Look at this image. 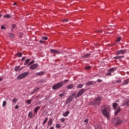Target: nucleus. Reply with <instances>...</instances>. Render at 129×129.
<instances>
[{"mask_svg":"<svg viewBox=\"0 0 129 129\" xmlns=\"http://www.w3.org/2000/svg\"><path fill=\"white\" fill-rule=\"evenodd\" d=\"M110 106L107 107L106 105H103L101 107V111H102L103 115L105 116L107 119H109V111H110Z\"/></svg>","mask_w":129,"mask_h":129,"instance_id":"nucleus-1","label":"nucleus"},{"mask_svg":"<svg viewBox=\"0 0 129 129\" xmlns=\"http://www.w3.org/2000/svg\"><path fill=\"white\" fill-rule=\"evenodd\" d=\"M64 85V82H59L55 85L52 86L53 90H56L57 89H59V88H61Z\"/></svg>","mask_w":129,"mask_h":129,"instance_id":"nucleus-2","label":"nucleus"},{"mask_svg":"<svg viewBox=\"0 0 129 129\" xmlns=\"http://www.w3.org/2000/svg\"><path fill=\"white\" fill-rule=\"evenodd\" d=\"M101 99H102V97L101 96L97 97L93 100V104L94 105H99V104H100V102H101Z\"/></svg>","mask_w":129,"mask_h":129,"instance_id":"nucleus-3","label":"nucleus"},{"mask_svg":"<svg viewBox=\"0 0 129 129\" xmlns=\"http://www.w3.org/2000/svg\"><path fill=\"white\" fill-rule=\"evenodd\" d=\"M28 75H29V73L25 72L24 73H22V74L19 75L17 77V79H18V80H21L22 79H24V78H26V77H27V76H28Z\"/></svg>","mask_w":129,"mask_h":129,"instance_id":"nucleus-4","label":"nucleus"},{"mask_svg":"<svg viewBox=\"0 0 129 129\" xmlns=\"http://www.w3.org/2000/svg\"><path fill=\"white\" fill-rule=\"evenodd\" d=\"M112 122L113 123H114V124H116L117 125H118L122 123V121L119 119V118H113L112 119Z\"/></svg>","mask_w":129,"mask_h":129,"instance_id":"nucleus-5","label":"nucleus"},{"mask_svg":"<svg viewBox=\"0 0 129 129\" xmlns=\"http://www.w3.org/2000/svg\"><path fill=\"white\" fill-rule=\"evenodd\" d=\"M86 90L85 89H81L77 93V95L76 96V98H77V97H79L85 92Z\"/></svg>","mask_w":129,"mask_h":129,"instance_id":"nucleus-6","label":"nucleus"},{"mask_svg":"<svg viewBox=\"0 0 129 129\" xmlns=\"http://www.w3.org/2000/svg\"><path fill=\"white\" fill-rule=\"evenodd\" d=\"M126 53V49L123 50H119L116 52V55H123V54H125Z\"/></svg>","mask_w":129,"mask_h":129,"instance_id":"nucleus-7","label":"nucleus"},{"mask_svg":"<svg viewBox=\"0 0 129 129\" xmlns=\"http://www.w3.org/2000/svg\"><path fill=\"white\" fill-rule=\"evenodd\" d=\"M73 99V97L70 96L66 101V104H68V103H70V102L72 101Z\"/></svg>","mask_w":129,"mask_h":129,"instance_id":"nucleus-8","label":"nucleus"},{"mask_svg":"<svg viewBox=\"0 0 129 129\" xmlns=\"http://www.w3.org/2000/svg\"><path fill=\"white\" fill-rule=\"evenodd\" d=\"M37 67H38V64L34 63L30 67V69H31V70H35V69H36Z\"/></svg>","mask_w":129,"mask_h":129,"instance_id":"nucleus-9","label":"nucleus"},{"mask_svg":"<svg viewBox=\"0 0 129 129\" xmlns=\"http://www.w3.org/2000/svg\"><path fill=\"white\" fill-rule=\"evenodd\" d=\"M50 53H54L55 54H60V51L55 49H50Z\"/></svg>","mask_w":129,"mask_h":129,"instance_id":"nucleus-10","label":"nucleus"},{"mask_svg":"<svg viewBox=\"0 0 129 129\" xmlns=\"http://www.w3.org/2000/svg\"><path fill=\"white\" fill-rule=\"evenodd\" d=\"M74 87H75V86H74V84H72L69 85L67 87V89H73V88H74Z\"/></svg>","mask_w":129,"mask_h":129,"instance_id":"nucleus-11","label":"nucleus"},{"mask_svg":"<svg viewBox=\"0 0 129 129\" xmlns=\"http://www.w3.org/2000/svg\"><path fill=\"white\" fill-rule=\"evenodd\" d=\"M128 82H129V79L125 80L123 81L122 83V85H126V84H128Z\"/></svg>","mask_w":129,"mask_h":129,"instance_id":"nucleus-12","label":"nucleus"},{"mask_svg":"<svg viewBox=\"0 0 129 129\" xmlns=\"http://www.w3.org/2000/svg\"><path fill=\"white\" fill-rule=\"evenodd\" d=\"M90 56H91V54L90 53H86L82 57V58H88Z\"/></svg>","mask_w":129,"mask_h":129,"instance_id":"nucleus-13","label":"nucleus"},{"mask_svg":"<svg viewBox=\"0 0 129 129\" xmlns=\"http://www.w3.org/2000/svg\"><path fill=\"white\" fill-rule=\"evenodd\" d=\"M30 60H31V59L29 58L26 59L25 62L24 63V65H28V66H30V65H29V64H30Z\"/></svg>","mask_w":129,"mask_h":129,"instance_id":"nucleus-14","label":"nucleus"},{"mask_svg":"<svg viewBox=\"0 0 129 129\" xmlns=\"http://www.w3.org/2000/svg\"><path fill=\"white\" fill-rule=\"evenodd\" d=\"M69 113H70V112H69V111H67L66 112L62 114V116H64V117H66L68 115H69Z\"/></svg>","mask_w":129,"mask_h":129,"instance_id":"nucleus-15","label":"nucleus"},{"mask_svg":"<svg viewBox=\"0 0 129 129\" xmlns=\"http://www.w3.org/2000/svg\"><path fill=\"white\" fill-rule=\"evenodd\" d=\"M44 74H45V72H40L36 73V75H38V76H41V75H44Z\"/></svg>","mask_w":129,"mask_h":129,"instance_id":"nucleus-16","label":"nucleus"},{"mask_svg":"<svg viewBox=\"0 0 129 129\" xmlns=\"http://www.w3.org/2000/svg\"><path fill=\"white\" fill-rule=\"evenodd\" d=\"M125 105H126V106H129V99L125 100V103L123 104V106Z\"/></svg>","mask_w":129,"mask_h":129,"instance_id":"nucleus-17","label":"nucleus"},{"mask_svg":"<svg viewBox=\"0 0 129 129\" xmlns=\"http://www.w3.org/2000/svg\"><path fill=\"white\" fill-rule=\"evenodd\" d=\"M40 108H41V107H40V106H38V107H36L34 110V113H37L38 112V110H39V109H40Z\"/></svg>","mask_w":129,"mask_h":129,"instance_id":"nucleus-18","label":"nucleus"},{"mask_svg":"<svg viewBox=\"0 0 129 129\" xmlns=\"http://www.w3.org/2000/svg\"><path fill=\"white\" fill-rule=\"evenodd\" d=\"M28 116L29 117V118H32L33 116V112H29Z\"/></svg>","mask_w":129,"mask_h":129,"instance_id":"nucleus-19","label":"nucleus"},{"mask_svg":"<svg viewBox=\"0 0 129 129\" xmlns=\"http://www.w3.org/2000/svg\"><path fill=\"white\" fill-rule=\"evenodd\" d=\"M115 70H116V68H112L109 69L108 71V72H114Z\"/></svg>","mask_w":129,"mask_h":129,"instance_id":"nucleus-20","label":"nucleus"},{"mask_svg":"<svg viewBox=\"0 0 129 129\" xmlns=\"http://www.w3.org/2000/svg\"><path fill=\"white\" fill-rule=\"evenodd\" d=\"M93 85V81H89L86 83V85L87 86H89V85Z\"/></svg>","mask_w":129,"mask_h":129,"instance_id":"nucleus-21","label":"nucleus"},{"mask_svg":"<svg viewBox=\"0 0 129 129\" xmlns=\"http://www.w3.org/2000/svg\"><path fill=\"white\" fill-rule=\"evenodd\" d=\"M119 111H120V108L119 107V108H117V109L115 111V113H114L115 115H117V113H118Z\"/></svg>","mask_w":129,"mask_h":129,"instance_id":"nucleus-22","label":"nucleus"},{"mask_svg":"<svg viewBox=\"0 0 129 129\" xmlns=\"http://www.w3.org/2000/svg\"><path fill=\"white\" fill-rule=\"evenodd\" d=\"M53 123V119H49L48 122V125H52Z\"/></svg>","mask_w":129,"mask_h":129,"instance_id":"nucleus-23","label":"nucleus"},{"mask_svg":"<svg viewBox=\"0 0 129 129\" xmlns=\"http://www.w3.org/2000/svg\"><path fill=\"white\" fill-rule=\"evenodd\" d=\"M112 106L114 110H115V109H116V106H117V103H113Z\"/></svg>","mask_w":129,"mask_h":129,"instance_id":"nucleus-24","label":"nucleus"},{"mask_svg":"<svg viewBox=\"0 0 129 129\" xmlns=\"http://www.w3.org/2000/svg\"><path fill=\"white\" fill-rule=\"evenodd\" d=\"M4 18L11 19V15H10L9 14H7L4 16Z\"/></svg>","mask_w":129,"mask_h":129,"instance_id":"nucleus-25","label":"nucleus"},{"mask_svg":"<svg viewBox=\"0 0 129 129\" xmlns=\"http://www.w3.org/2000/svg\"><path fill=\"white\" fill-rule=\"evenodd\" d=\"M20 66H17L15 68L14 70L15 71H16V72H17V71H19V70H20Z\"/></svg>","mask_w":129,"mask_h":129,"instance_id":"nucleus-26","label":"nucleus"},{"mask_svg":"<svg viewBox=\"0 0 129 129\" xmlns=\"http://www.w3.org/2000/svg\"><path fill=\"white\" fill-rule=\"evenodd\" d=\"M122 58H123V56H118L114 57V59H122Z\"/></svg>","mask_w":129,"mask_h":129,"instance_id":"nucleus-27","label":"nucleus"},{"mask_svg":"<svg viewBox=\"0 0 129 129\" xmlns=\"http://www.w3.org/2000/svg\"><path fill=\"white\" fill-rule=\"evenodd\" d=\"M9 35L10 38H15V34H14L13 33H9Z\"/></svg>","mask_w":129,"mask_h":129,"instance_id":"nucleus-28","label":"nucleus"},{"mask_svg":"<svg viewBox=\"0 0 129 129\" xmlns=\"http://www.w3.org/2000/svg\"><path fill=\"white\" fill-rule=\"evenodd\" d=\"M17 57H22L23 56V54L22 53L18 52L16 53Z\"/></svg>","mask_w":129,"mask_h":129,"instance_id":"nucleus-29","label":"nucleus"},{"mask_svg":"<svg viewBox=\"0 0 129 129\" xmlns=\"http://www.w3.org/2000/svg\"><path fill=\"white\" fill-rule=\"evenodd\" d=\"M84 85L83 84H79L78 86H77V88H82V87H83Z\"/></svg>","mask_w":129,"mask_h":129,"instance_id":"nucleus-30","label":"nucleus"},{"mask_svg":"<svg viewBox=\"0 0 129 129\" xmlns=\"http://www.w3.org/2000/svg\"><path fill=\"white\" fill-rule=\"evenodd\" d=\"M85 69L86 70H90V69H91V67H90V66H86V67H85Z\"/></svg>","mask_w":129,"mask_h":129,"instance_id":"nucleus-31","label":"nucleus"},{"mask_svg":"<svg viewBox=\"0 0 129 129\" xmlns=\"http://www.w3.org/2000/svg\"><path fill=\"white\" fill-rule=\"evenodd\" d=\"M47 121H48V117H46L44 120V121L43 122L42 125H44V124H45V123H46V122H47Z\"/></svg>","mask_w":129,"mask_h":129,"instance_id":"nucleus-32","label":"nucleus"},{"mask_svg":"<svg viewBox=\"0 0 129 129\" xmlns=\"http://www.w3.org/2000/svg\"><path fill=\"white\" fill-rule=\"evenodd\" d=\"M55 127H56V128H60L61 127V125H60V124H56Z\"/></svg>","mask_w":129,"mask_h":129,"instance_id":"nucleus-33","label":"nucleus"},{"mask_svg":"<svg viewBox=\"0 0 129 129\" xmlns=\"http://www.w3.org/2000/svg\"><path fill=\"white\" fill-rule=\"evenodd\" d=\"M7 105V101H3V107H5Z\"/></svg>","mask_w":129,"mask_h":129,"instance_id":"nucleus-34","label":"nucleus"},{"mask_svg":"<svg viewBox=\"0 0 129 129\" xmlns=\"http://www.w3.org/2000/svg\"><path fill=\"white\" fill-rule=\"evenodd\" d=\"M121 79H119L116 81V83H121Z\"/></svg>","mask_w":129,"mask_h":129,"instance_id":"nucleus-35","label":"nucleus"},{"mask_svg":"<svg viewBox=\"0 0 129 129\" xmlns=\"http://www.w3.org/2000/svg\"><path fill=\"white\" fill-rule=\"evenodd\" d=\"M41 39L42 40H48V37H46V36H42L41 37Z\"/></svg>","mask_w":129,"mask_h":129,"instance_id":"nucleus-36","label":"nucleus"},{"mask_svg":"<svg viewBox=\"0 0 129 129\" xmlns=\"http://www.w3.org/2000/svg\"><path fill=\"white\" fill-rule=\"evenodd\" d=\"M121 40V37H118L116 38V42H119Z\"/></svg>","mask_w":129,"mask_h":129,"instance_id":"nucleus-37","label":"nucleus"},{"mask_svg":"<svg viewBox=\"0 0 129 129\" xmlns=\"http://www.w3.org/2000/svg\"><path fill=\"white\" fill-rule=\"evenodd\" d=\"M60 121L61 122H65V118H61L60 119Z\"/></svg>","mask_w":129,"mask_h":129,"instance_id":"nucleus-38","label":"nucleus"},{"mask_svg":"<svg viewBox=\"0 0 129 129\" xmlns=\"http://www.w3.org/2000/svg\"><path fill=\"white\" fill-rule=\"evenodd\" d=\"M68 19H63L62 20V23H67V22H68Z\"/></svg>","mask_w":129,"mask_h":129,"instance_id":"nucleus-39","label":"nucleus"},{"mask_svg":"<svg viewBox=\"0 0 129 129\" xmlns=\"http://www.w3.org/2000/svg\"><path fill=\"white\" fill-rule=\"evenodd\" d=\"M18 101V100L16 98H14L13 99V102H14V103H16V102H17Z\"/></svg>","mask_w":129,"mask_h":129,"instance_id":"nucleus-40","label":"nucleus"},{"mask_svg":"<svg viewBox=\"0 0 129 129\" xmlns=\"http://www.w3.org/2000/svg\"><path fill=\"white\" fill-rule=\"evenodd\" d=\"M75 95H76V92H75L74 93H73L71 96H72V97H73L74 96H75Z\"/></svg>","mask_w":129,"mask_h":129,"instance_id":"nucleus-41","label":"nucleus"},{"mask_svg":"<svg viewBox=\"0 0 129 129\" xmlns=\"http://www.w3.org/2000/svg\"><path fill=\"white\" fill-rule=\"evenodd\" d=\"M31 100H28L27 101V103L28 104H31Z\"/></svg>","mask_w":129,"mask_h":129,"instance_id":"nucleus-42","label":"nucleus"},{"mask_svg":"<svg viewBox=\"0 0 129 129\" xmlns=\"http://www.w3.org/2000/svg\"><path fill=\"white\" fill-rule=\"evenodd\" d=\"M16 27V25H13L12 26V32H13V31H14V29H15V27Z\"/></svg>","mask_w":129,"mask_h":129,"instance_id":"nucleus-43","label":"nucleus"},{"mask_svg":"<svg viewBox=\"0 0 129 129\" xmlns=\"http://www.w3.org/2000/svg\"><path fill=\"white\" fill-rule=\"evenodd\" d=\"M59 96L60 97H62V96H64V93H62L59 95Z\"/></svg>","mask_w":129,"mask_h":129,"instance_id":"nucleus-44","label":"nucleus"},{"mask_svg":"<svg viewBox=\"0 0 129 129\" xmlns=\"http://www.w3.org/2000/svg\"><path fill=\"white\" fill-rule=\"evenodd\" d=\"M106 75H107V76H110V75H111V73H110V72H108V73H107L106 74Z\"/></svg>","mask_w":129,"mask_h":129,"instance_id":"nucleus-45","label":"nucleus"},{"mask_svg":"<svg viewBox=\"0 0 129 129\" xmlns=\"http://www.w3.org/2000/svg\"><path fill=\"white\" fill-rule=\"evenodd\" d=\"M33 63H35V61H34V60L31 61L29 63V66H30V65H31V64H33Z\"/></svg>","mask_w":129,"mask_h":129,"instance_id":"nucleus-46","label":"nucleus"},{"mask_svg":"<svg viewBox=\"0 0 129 129\" xmlns=\"http://www.w3.org/2000/svg\"><path fill=\"white\" fill-rule=\"evenodd\" d=\"M39 89H40V88L37 87L36 89L34 90V93H35V92H36L37 91L39 90Z\"/></svg>","mask_w":129,"mask_h":129,"instance_id":"nucleus-47","label":"nucleus"},{"mask_svg":"<svg viewBox=\"0 0 129 129\" xmlns=\"http://www.w3.org/2000/svg\"><path fill=\"white\" fill-rule=\"evenodd\" d=\"M1 29H2V30H5V29H6V27H5V26L2 25L1 26Z\"/></svg>","mask_w":129,"mask_h":129,"instance_id":"nucleus-48","label":"nucleus"},{"mask_svg":"<svg viewBox=\"0 0 129 129\" xmlns=\"http://www.w3.org/2000/svg\"><path fill=\"white\" fill-rule=\"evenodd\" d=\"M84 122H86V123H88V119H86L84 120Z\"/></svg>","mask_w":129,"mask_h":129,"instance_id":"nucleus-49","label":"nucleus"},{"mask_svg":"<svg viewBox=\"0 0 129 129\" xmlns=\"http://www.w3.org/2000/svg\"><path fill=\"white\" fill-rule=\"evenodd\" d=\"M97 82H99V83L102 82V80L98 79L97 80Z\"/></svg>","mask_w":129,"mask_h":129,"instance_id":"nucleus-50","label":"nucleus"},{"mask_svg":"<svg viewBox=\"0 0 129 129\" xmlns=\"http://www.w3.org/2000/svg\"><path fill=\"white\" fill-rule=\"evenodd\" d=\"M96 32L97 33H102V31L101 30H97Z\"/></svg>","mask_w":129,"mask_h":129,"instance_id":"nucleus-51","label":"nucleus"},{"mask_svg":"<svg viewBox=\"0 0 129 129\" xmlns=\"http://www.w3.org/2000/svg\"><path fill=\"white\" fill-rule=\"evenodd\" d=\"M95 129H101V127H100V126H97V127H95Z\"/></svg>","mask_w":129,"mask_h":129,"instance_id":"nucleus-52","label":"nucleus"},{"mask_svg":"<svg viewBox=\"0 0 129 129\" xmlns=\"http://www.w3.org/2000/svg\"><path fill=\"white\" fill-rule=\"evenodd\" d=\"M25 59H26V57H23L21 59V61L23 62V61H24V60H25Z\"/></svg>","mask_w":129,"mask_h":129,"instance_id":"nucleus-53","label":"nucleus"},{"mask_svg":"<svg viewBox=\"0 0 129 129\" xmlns=\"http://www.w3.org/2000/svg\"><path fill=\"white\" fill-rule=\"evenodd\" d=\"M39 43H41L42 44H44V43H45V42L44 41L40 40V41H39Z\"/></svg>","mask_w":129,"mask_h":129,"instance_id":"nucleus-54","label":"nucleus"},{"mask_svg":"<svg viewBox=\"0 0 129 129\" xmlns=\"http://www.w3.org/2000/svg\"><path fill=\"white\" fill-rule=\"evenodd\" d=\"M68 81H69V80H65L63 81V84H64V82H68Z\"/></svg>","mask_w":129,"mask_h":129,"instance_id":"nucleus-55","label":"nucleus"},{"mask_svg":"<svg viewBox=\"0 0 129 129\" xmlns=\"http://www.w3.org/2000/svg\"><path fill=\"white\" fill-rule=\"evenodd\" d=\"M19 107H20L19 106L16 105V106H15V109H18V108H19Z\"/></svg>","mask_w":129,"mask_h":129,"instance_id":"nucleus-56","label":"nucleus"},{"mask_svg":"<svg viewBox=\"0 0 129 129\" xmlns=\"http://www.w3.org/2000/svg\"><path fill=\"white\" fill-rule=\"evenodd\" d=\"M3 77H0V81H3Z\"/></svg>","mask_w":129,"mask_h":129,"instance_id":"nucleus-57","label":"nucleus"},{"mask_svg":"<svg viewBox=\"0 0 129 129\" xmlns=\"http://www.w3.org/2000/svg\"><path fill=\"white\" fill-rule=\"evenodd\" d=\"M49 129H54V127L51 126V127H50V128Z\"/></svg>","mask_w":129,"mask_h":129,"instance_id":"nucleus-58","label":"nucleus"},{"mask_svg":"<svg viewBox=\"0 0 129 129\" xmlns=\"http://www.w3.org/2000/svg\"><path fill=\"white\" fill-rule=\"evenodd\" d=\"M17 5V3H14V6H16Z\"/></svg>","mask_w":129,"mask_h":129,"instance_id":"nucleus-59","label":"nucleus"},{"mask_svg":"<svg viewBox=\"0 0 129 129\" xmlns=\"http://www.w3.org/2000/svg\"><path fill=\"white\" fill-rule=\"evenodd\" d=\"M42 82H46V81L45 80H43V81H42Z\"/></svg>","mask_w":129,"mask_h":129,"instance_id":"nucleus-60","label":"nucleus"},{"mask_svg":"<svg viewBox=\"0 0 129 129\" xmlns=\"http://www.w3.org/2000/svg\"><path fill=\"white\" fill-rule=\"evenodd\" d=\"M2 15L0 14V18H2Z\"/></svg>","mask_w":129,"mask_h":129,"instance_id":"nucleus-61","label":"nucleus"},{"mask_svg":"<svg viewBox=\"0 0 129 129\" xmlns=\"http://www.w3.org/2000/svg\"><path fill=\"white\" fill-rule=\"evenodd\" d=\"M95 76H98V75H96Z\"/></svg>","mask_w":129,"mask_h":129,"instance_id":"nucleus-62","label":"nucleus"},{"mask_svg":"<svg viewBox=\"0 0 129 129\" xmlns=\"http://www.w3.org/2000/svg\"><path fill=\"white\" fill-rule=\"evenodd\" d=\"M23 2H25V1H26V0H22Z\"/></svg>","mask_w":129,"mask_h":129,"instance_id":"nucleus-63","label":"nucleus"}]
</instances>
